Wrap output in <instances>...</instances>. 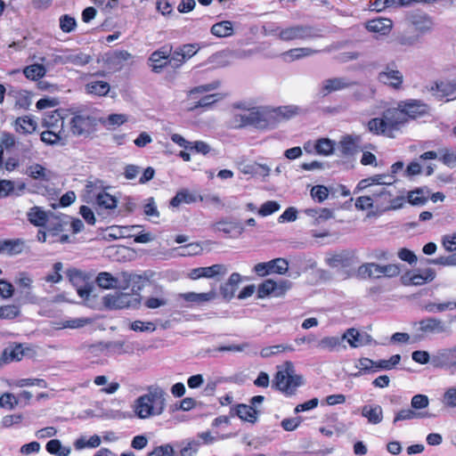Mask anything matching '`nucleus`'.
Listing matches in <instances>:
<instances>
[{
  "label": "nucleus",
  "instance_id": "f257e3e1",
  "mask_svg": "<svg viewBox=\"0 0 456 456\" xmlns=\"http://www.w3.org/2000/svg\"><path fill=\"white\" fill-rule=\"evenodd\" d=\"M428 105L421 100L408 99L400 101L395 108H388L382 118H373L368 121L367 127L370 133L395 138L409 120L417 119L428 114Z\"/></svg>",
  "mask_w": 456,
  "mask_h": 456
},
{
  "label": "nucleus",
  "instance_id": "f03ea898",
  "mask_svg": "<svg viewBox=\"0 0 456 456\" xmlns=\"http://www.w3.org/2000/svg\"><path fill=\"white\" fill-rule=\"evenodd\" d=\"M199 51L197 44H184L175 50L170 44H166L153 51L148 59V65L153 73H161L170 67L176 70Z\"/></svg>",
  "mask_w": 456,
  "mask_h": 456
},
{
  "label": "nucleus",
  "instance_id": "7ed1b4c3",
  "mask_svg": "<svg viewBox=\"0 0 456 456\" xmlns=\"http://www.w3.org/2000/svg\"><path fill=\"white\" fill-rule=\"evenodd\" d=\"M102 118L87 110L73 112L69 120V131L77 137L91 138L100 128Z\"/></svg>",
  "mask_w": 456,
  "mask_h": 456
},
{
  "label": "nucleus",
  "instance_id": "20e7f679",
  "mask_svg": "<svg viewBox=\"0 0 456 456\" xmlns=\"http://www.w3.org/2000/svg\"><path fill=\"white\" fill-rule=\"evenodd\" d=\"M273 387L286 395H293L297 388L301 386V377L291 375L288 370H278L273 380Z\"/></svg>",
  "mask_w": 456,
  "mask_h": 456
},
{
  "label": "nucleus",
  "instance_id": "39448f33",
  "mask_svg": "<svg viewBox=\"0 0 456 456\" xmlns=\"http://www.w3.org/2000/svg\"><path fill=\"white\" fill-rule=\"evenodd\" d=\"M378 80L388 87L400 90L403 87V75L399 70L395 61L387 63L384 69L378 74Z\"/></svg>",
  "mask_w": 456,
  "mask_h": 456
},
{
  "label": "nucleus",
  "instance_id": "423d86ee",
  "mask_svg": "<svg viewBox=\"0 0 456 456\" xmlns=\"http://www.w3.org/2000/svg\"><path fill=\"white\" fill-rule=\"evenodd\" d=\"M288 270V261L281 257L268 262L258 263L254 266V272L260 277H264L271 273L285 274Z\"/></svg>",
  "mask_w": 456,
  "mask_h": 456
},
{
  "label": "nucleus",
  "instance_id": "0eeeda50",
  "mask_svg": "<svg viewBox=\"0 0 456 456\" xmlns=\"http://www.w3.org/2000/svg\"><path fill=\"white\" fill-rule=\"evenodd\" d=\"M278 36L283 41H292L311 38L315 34L312 27L297 25L281 29Z\"/></svg>",
  "mask_w": 456,
  "mask_h": 456
},
{
  "label": "nucleus",
  "instance_id": "6e6552de",
  "mask_svg": "<svg viewBox=\"0 0 456 456\" xmlns=\"http://www.w3.org/2000/svg\"><path fill=\"white\" fill-rule=\"evenodd\" d=\"M132 59L133 55L126 50H114L105 54L104 61L109 69L120 71Z\"/></svg>",
  "mask_w": 456,
  "mask_h": 456
},
{
  "label": "nucleus",
  "instance_id": "1a4fd4ad",
  "mask_svg": "<svg viewBox=\"0 0 456 456\" xmlns=\"http://www.w3.org/2000/svg\"><path fill=\"white\" fill-rule=\"evenodd\" d=\"M418 331L420 332L421 336H428L433 334L443 333L446 330L445 323L436 317H427L419 321Z\"/></svg>",
  "mask_w": 456,
  "mask_h": 456
},
{
  "label": "nucleus",
  "instance_id": "9d476101",
  "mask_svg": "<svg viewBox=\"0 0 456 456\" xmlns=\"http://www.w3.org/2000/svg\"><path fill=\"white\" fill-rule=\"evenodd\" d=\"M371 196L376 209L387 210L397 208L392 200V194L384 186H379L371 191Z\"/></svg>",
  "mask_w": 456,
  "mask_h": 456
},
{
  "label": "nucleus",
  "instance_id": "9b49d317",
  "mask_svg": "<svg viewBox=\"0 0 456 456\" xmlns=\"http://www.w3.org/2000/svg\"><path fill=\"white\" fill-rule=\"evenodd\" d=\"M435 277L436 272L431 268H427L419 273L407 272L403 277V281L406 285L421 286L432 281Z\"/></svg>",
  "mask_w": 456,
  "mask_h": 456
},
{
  "label": "nucleus",
  "instance_id": "f8f14e48",
  "mask_svg": "<svg viewBox=\"0 0 456 456\" xmlns=\"http://www.w3.org/2000/svg\"><path fill=\"white\" fill-rule=\"evenodd\" d=\"M166 392L159 387H150L148 393L142 395V396L148 397V403L155 410V414L160 415L166 407Z\"/></svg>",
  "mask_w": 456,
  "mask_h": 456
},
{
  "label": "nucleus",
  "instance_id": "ddd939ff",
  "mask_svg": "<svg viewBox=\"0 0 456 456\" xmlns=\"http://www.w3.org/2000/svg\"><path fill=\"white\" fill-rule=\"evenodd\" d=\"M433 95L442 100L443 98L456 99V82L450 81H436L430 85L428 88Z\"/></svg>",
  "mask_w": 456,
  "mask_h": 456
},
{
  "label": "nucleus",
  "instance_id": "4468645a",
  "mask_svg": "<svg viewBox=\"0 0 456 456\" xmlns=\"http://www.w3.org/2000/svg\"><path fill=\"white\" fill-rule=\"evenodd\" d=\"M361 137L358 135H345L339 141V151L344 157H353L362 149L360 146Z\"/></svg>",
  "mask_w": 456,
  "mask_h": 456
},
{
  "label": "nucleus",
  "instance_id": "2eb2a0df",
  "mask_svg": "<svg viewBox=\"0 0 456 456\" xmlns=\"http://www.w3.org/2000/svg\"><path fill=\"white\" fill-rule=\"evenodd\" d=\"M232 416H237L243 421L255 423L257 419V411L252 406L244 403L235 405L231 409Z\"/></svg>",
  "mask_w": 456,
  "mask_h": 456
},
{
  "label": "nucleus",
  "instance_id": "dca6fc26",
  "mask_svg": "<svg viewBox=\"0 0 456 456\" xmlns=\"http://www.w3.org/2000/svg\"><path fill=\"white\" fill-rule=\"evenodd\" d=\"M344 338H346L349 346L354 348L363 346L370 344L371 341L370 335L367 333H361L354 328L348 329L344 334Z\"/></svg>",
  "mask_w": 456,
  "mask_h": 456
},
{
  "label": "nucleus",
  "instance_id": "f3484780",
  "mask_svg": "<svg viewBox=\"0 0 456 456\" xmlns=\"http://www.w3.org/2000/svg\"><path fill=\"white\" fill-rule=\"evenodd\" d=\"M25 350L21 344L11 345L4 349L0 356V362L7 364L12 362H19L23 358Z\"/></svg>",
  "mask_w": 456,
  "mask_h": 456
},
{
  "label": "nucleus",
  "instance_id": "a211bd4d",
  "mask_svg": "<svg viewBox=\"0 0 456 456\" xmlns=\"http://www.w3.org/2000/svg\"><path fill=\"white\" fill-rule=\"evenodd\" d=\"M69 224L68 216L61 215L57 216L51 214L49 221L46 224L47 232L53 236H58L62 232L66 231V226Z\"/></svg>",
  "mask_w": 456,
  "mask_h": 456
},
{
  "label": "nucleus",
  "instance_id": "6ab92c4d",
  "mask_svg": "<svg viewBox=\"0 0 456 456\" xmlns=\"http://www.w3.org/2000/svg\"><path fill=\"white\" fill-rule=\"evenodd\" d=\"M393 26V22L387 18H376L366 22L365 28L370 32L387 35Z\"/></svg>",
  "mask_w": 456,
  "mask_h": 456
},
{
  "label": "nucleus",
  "instance_id": "aec40b11",
  "mask_svg": "<svg viewBox=\"0 0 456 456\" xmlns=\"http://www.w3.org/2000/svg\"><path fill=\"white\" fill-rule=\"evenodd\" d=\"M131 296L126 293H116L104 297V304L110 309H122L130 305Z\"/></svg>",
  "mask_w": 456,
  "mask_h": 456
},
{
  "label": "nucleus",
  "instance_id": "412c9836",
  "mask_svg": "<svg viewBox=\"0 0 456 456\" xmlns=\"http://www.w3.org/2000/svg\"><path fill=\"white\" fill-rule=\"evenodd\" d=\"M28 222L37 227H44L49 221L50 215L42 209V208L35 206L29 208L27 213Z\"/></svg>",
  "mask_w": 456,
  "mask_h": 456
},
{
  "label": "nucleus",
  "instance_id": "4be33fe9",
  "mask_svg": "<svg viewBox=\"0 0 456 456\" xmlns=\"http://www.w3.org/2000/svg\"><path fill=\"white\" fill-rule=\"evenodd\" d=\"M25 174L34 180L45 182L50 181L52 176V172L38 163H33L28 166Z\"/></svg>",
  "mask_w": 456,
  "mask_h": 456
},
{
  "label": "nucleus",
  "instance_id": "5701e85b",
  "mask_svg": "<svg viewBox=\"0 0 456 456\" xmlns=\"http://www.w3.org/2000/svg\"><path fill=\"white\" fill-rule=\"evenodd\" d=\"M352 84L351 82H346L342 77L329 78L323 81L322 94L326 96L332 92L349 87Z\"/></svg>",
  "mask_w": 456,
  "mask_h": 456
},
{
  "label": "nucleus",
  "instance_id": "b1692460",
  "mask_svg": "<svg viewBox=\"0 0 456 456\" xmlns=\"http://www.w3.org/2000/svg\"><path fill=\"white\" fill-rule=\"evenodd\" d=\"M149 399L146 396H139L134 403V411L140 419H147L151 416H159L155 414V410L152 405L148 403Z\"/></svg>",
  "mask_w": 456,
  "mask_h": 456
},
{
  "label": "nucleus",
  "instance_id": "393cba45",
  "mask_svg": "<svg viewBox=\"0 0 456 456\" xmlns=\"http://www.w3.org/2000/svg\"><path fill=\"white\" fill-rule=\"evenodd\" d=\"M43 126L48 129L63 131L64 120L60 110H55L45 115Z\"/></svg>",
  "mask_w": 456,
  "mask_h": 456
},
{
  "label": "nucleus",
  "instance_id": "a878e982",
  "mask_svg": "<svg viewBox=\"0 0 456 456\" xmlns=\"http://www.w3.org/2000/svg\"><path fill=\"white\" fill-rule=\"evenodd\" d=\"M380 265L376 263H365L358 267V275L364 279H380L382 272Z\"/></svg>",
  "mask_w": 456,
  "mask_h": 456
},
{
  "label": "nucleus",
  "instance_id": "bb28decb",
  "mask_svg": "<svg viewBox=\"0 0 456 456\" xmlns=\"http://www.w3.org/2000/svg\"><path fill=\"white\" fill-rule=\"evenodd\" d=\"M362 415L371 424H379L383 419V411L380 405H364L362 408Z\"/></svg>",
  "mask_w": 456,
  "mask_h": 456
},
{
  "label": "nucleus",
  "instance_id": "cd10ccee",
  "mask_svg": "<svg viewBox=\"0 0 456 456\" xmlns=\"http://www.w3.org/2000/svg\"><path fill=\"white\" fill-rule=\"evenodd\" d=\"M25 248V241L22 239L4 240L0 241V249L8 255H19Z\"/></svg>",
  "mask_w": 456,
  "mask_h": 456
},
{
  "label": "nucleus",
  "instance_id": "c85d7f7f",
  "mask_svg": "<svg viewBox=\"0 0 456 456\" xmlns=\"http://www.w3.org/2000/svg\"><path fill=\"white\" fill-rule=\"evenodd\" d=\"M85 89L88 94L105 96L109 94L110 86L106 81L95 80L87 83L85 86Z\"/></svg>",
  "mask_w": 456,
  "mask_h": 456
},
{
  "label": "nucleus",
  "instance_id": "c756f323",
  "mask_svg": "<svg viewBox=\"0 0 456 456\" xmlns=\"http://www.w3.org/2000/svg\"><path fill=\"white\" fill-rule=\"evenodd\" d=\"M16 131L20 134H32L37 129V122L29 116L19 117L15 120Z\"/></svg>",
  "mask_w": 456,
  "mask_h": 456
},
{
  "label": "nucleus",
  "instance_id": "7c9ffc66",
  "mask_svg": "<svg viewBox=\"0 0 456 456\" xmlns=\"http://www.w3.org/2000/svg\"><path fill=\"white\" fill-rule=\"evenodd\" d=\"M23 74L26 77V78L32 81H37L45 76L46 69L43 64L34 63L26 66L23 69Z\"/></svg>",
  "mask_w": 456,
  "mask_h": 456
},
{
  "label": "nucleus",
  "instance_id": "2f4dec72",
  "mask_svg": "<svg viewBox=\"0 0 456 456\" xmlns=\"http://www.w3.org/2000/svg\"><path fill=\"white\" fill-rule=\"evenodd\" d=\"M210 32L217 37H227L233 34L232 23L229 20H223L214 24L211 27Z\"/></svg>",
  "mask_w": 456,
  "mask_h": 456
},
{
  "label": "nucleus",
  "instance_id": "473e14b6",
  "mask_svg": "<svg viewBox=\"0 0 456 456\" xmlns=\"http://www.w3.org/2000/svg\"><path fill=\"white\" fill-rule=\"evenodd\" d=\"M246 114L247 126H254L256 127H262L265 125L266 119L263 113L257 108L248 109Z\"/></svg>",
  "mask_w": 456,
  "mask_h": 456
},
{
  "label": "nucleus",
  "instance_id": "72a5a7b5",
  "mask_svg": "<svg viewBox=\"0 0 456 456\" xmlns=\"http://www.w3.org/2000/svg\"><path fill=\"white\" fill-rule=\"evenodd\" d=\"M335 142L329 138H320L314 143V150L318 155L330 156L333 153Z\"/></svg>",
  "mask_w": 456,
  "mask_h": 456
},
{
  "label": "nucleus",
  "instance_id": "f704fd0d",
  "mask_svg": "<svg viewBox=\"0 0 456 456\" xmlns=\"http://www.w3.org/2000/svg\"><path fill=\"white\" fill-rule=\"evenodd\" d=\"M196 201V196L188 190L183 189L176 192L170 200V205L174 208L179 207L182 203L191 204Z\"/></svg>",
  "mask_w": 456,
  "mask_h": 456
},
{
  "label": "nucleus",
  "instance_id": "c9c22d12",
  "mask_svg": "<svg viewBox=\"0 0 456 456\" xmlns=\"http://www.w3.org/2000/svg\"><path fill=\"white\" fill-rule=\"evenodd\" d=\"M45 449L50 454L56 456H68L70 453V449L62 446L61 441L58 439L50 440L46 444Z\"/></svg>",
  "mask_w": 456,
  "mask_h": 456
},
{
  "label": "nucleus",
  "instance_id": "e433bc0d",
  "mask_svg": "<svg viewBox=\"0 0 456 456\" xmlns=\"http://www.w3.org/2000/svg\"><path fill=\"white\" fill-rule=\"evenodd\" d=\"M117 202V199L108 192H100L96 197V204L101 208L114 209Z\"/></svg>",
  "mask_w": 456,
  "mask_h": 456
},
{
  "label": "nucleus",
  "instance_id": "4c0bfd02",
  "mask_svg": "<svg viewBox=\"0 0 456 456\" xmlns=\"http://www.w3.org/2000/svg\"><path fill=\"white\" fill-rule=\"evenodd\" d=\"M425 417H427V414L422 411H415L412 409H403L395 414L394 423L413 419H422Z\"/></svg>",
  "mask_w": 456,
  "mask_h": 456
},
{
  "label": "nucleus",
  "instance_id": "58836bf2",
  "mask_svg": "<svg viewBox=\"0 0 456 456\" xmlns=\"http://www.w3.org/2000/svg\"><path fill=\"white\" fill-rule=\"evenodd\" d=\"M118 279L113 277L110 273H100L96 277V283L100 288L109 289L116 286Z\"/></svg>",
  "mask_w": 456,
  "mask_h": 456
},
{
  "label": "nucleus",
  "instance_id": "ea45409f",
  "mask_svg": "<svg viewBox=\"0 0 456 456\" xmlns=\"http://www.w3.org/2000/svg\"><path fill=\"white\" fill-rule=\"evenodd\" d=\"M424 310L428 313H441L444 312L448 309L456 308V303L453 302H444V303H433L428 302L425 304L423 306Z\"/></svg>",
  "mask_w": 456,
  "mask_h": 456
},
{
  "label": "nucleus",
  "instance_id": "a19ab883",
  "mask_svg": "<svg viewBox=\"0 0 456 456\" xmlns=\"http://www.w3.org/2000/svg\"><path fill=\"white\" fill-rule=\"evenodd\" d=\"M62 133L63 131H58L53 129H46L45 131L42 132L41 134V140L42 142L53 145L58 143L61 138H62Z\"/></svg>",
  "mask_w": 456,
  "mask_h": 456
},
{
  "label": "nucleus",
  "instance_id": "79ce46f5",
  "mask_svg": "<svg viewBox=\"0 0 456 456\" xmlns=\"http://www.w3.org/2000/svg\"><path fill=\"white\" fill-rule=\"evenodd\" d=\"M20 314V306L4 305L0 306V319L13 320Z\"/></svg>",
  "mask_w": 456,
  "mask_h": 456
},
{
  "label": "nucleus",
  "instance_id": "37998d69",
  "mask_svg": "<svg viewBox=\"0 0 456 456\" xmlns=\"http://www.w3.org/2000/svg\"><path fill=\"white\" fill-rule=\"evenodd\" d=\"M276 288V281L271 279L265 280L258 285L257 295L258 297L264 298L269 296H273V292Z\"/></svg>",
  "mask_w": 456,
  "mask_h": 456
},
{
  "label": "nucleus",
  "instance_id": "c03bdc74",
  "mask_svg": "<svg viewBox=\"0 0 456 456\" xmlns=\"http://www.w3.org/2000/svg\"><path fill=\"white\" fill-rule=\"evenodd\" d=\"M60 28L64 33H70L77 28V20L69 14H63L59 19Z\"/></svg>",
  "mask_w": 456,
  "mask_h": 456
},
{
  "label": "nucleus",
  "instance_id": "a18cd8bd",
  "mask_svg": "<svg viewBox=\"0 0 456 456\" xmlns=\"http://www.w3.org/2000/svg\"><path fill=\"white\" fill-rule=\"evenodd\" d=\"M400 361L401 356L399 354H394L388 360H379V362H375L373 371H377L379 370H391L397 365Z\"/></svg>",
  "mask_w": 456,
  "mask_h": 456
},
{
  "label": "nucleus",
  "instance_id": "49530a36",
  "mask_svg": "<svg viewBox=\"0 0 456 456\" xmlns=\"http://www.w3.org/2000/svg\"><path fill=\"white\" fill-rule=\"evenodd\" d=\"M316 53V51L307 48V47H302V48H294L287 51L284 54L288 55L291 58V60H298L303 57L310 56Z\"/></svg>",
  "mask_w": 456,
  "mask_h": 456
},
{
  "label": "nucleus",
  "instance_id": "de8ad7c7",
  "mask_svg": "<svg viewBox=\"0 0 456 456\" xmlns=\"http://www.w3.org/2000/svg\"><path fill=\"white\" fill-rule=\"evenodd\" d=\"M62 268H63V265L61 262H57V263L53 264V272L48 273L45 277V281L46 282H50V283L60 282L62 280V275L61 274Z\"/></svg>",
  "mask_w": 456,
  "mask_h": 456
},
{
  "label": "nucleus",
  "instance_id": "09e8293b",
  "mask_svg": "<svg viewBox=\"0 0 456 456\" xmlns=\"http://www.w3.org/2000/svg\"><path fill=\"white\" fill-rule=\"evenodd\" d=\"M428 403V397L422 394L415 395L411 401V408L415 411L427 408Z\"/></svg>",
  "mask_w": 456,
  "mask_h": 456
},
{
  "label": "nucleus",
  "instance_id": "8fccbe9b",
  "mask_svg": "<svg viewBox=\"0 0 456 456\" xmlns=\"http://www.w3.org/2000/svg\"><path fill=\"white\" fill-rule=\"evenodd\" d=\"M127 118L124 114H110L106 119L102 118V124L112 126H119L126 123Z\"/></svg>",
  "mask_w": 456,
  "mask_h": 456
},
{
  "label": "nucleus",
  "instance_id": "3c124183",
  "mask_svg": "<svg viewBox=\"0 0 456 456\" xmlns=\"http://www.w3.org/2000/svg\"><path fill=\"white\" fill-rule=\"evenodd\" d=\"M217 101V94H208L195 102L194 104L191 107V110H194L197 108H208L210 107L213 103L216 102Z\"/></svg>",
  "mask_w": 456,
  "mask_h": 456
},
{
  "label": "nucleus",
  "instance_id": "603ef678",
  "mask_svg": "<svg viewBox=\"0 0 456 456\" xmlns=\"http://www.w3.org/2000/svg\"><path fill=\"white\" fill-rule=\"evenodd\" d=\"M355 208L359 210H368L374 208L371 193L369 195L360 196L355 200Z\"/></svg>",
  "mask_w": 456,
  "mask_h": 456
},
{
  "label": "nucleus",
  "instance_id": "864d4df0",
  "mask_svg": "<svg viewBox=\"0 0 456 456\" xmlns=\"http://www.w3.org/2000/svg\"><path fill=\"white\" fill-rule=\"evenodd\" d=\"M18 404V399L12 393H4L0 396V407L12 410Z\"/></svg>",
  "mask_w": 456,
  "mask_h": 456
},
{
  "label": "nucleus",
  "instance_id": "5fc2aeb1",
  "mask_svg": "<svg viewBox=\"0 0 456 456\" xmlns=\"http://www.w3.org/2000/svg\"><path fill=\"white\" fill-rule=\"evenodd\" d=\"M31 104L30 96L26 93H18L15 98V109L28 110Z\"/></svg>",
  "mask_w": 456,
  "mask_h": 456
},
{
  "label": "nucleus",
  "instance_id": "6e6d98bb",
  "mask_svg": "<svg viewBox=\"0 0 456 456\" xmlns=\"http://www.w3.org/2000/svg\"><path fill=\"white\" fill-rule=\"evenodd\" d=\"M280 205L276 201L269 200L262 204L258 210V214L262 216H267L278 211Z\"/></svg>",
  "mask_w": 456,
  "mask_h": 456
},
{
  "label": "nucleus",
  "instance_id": "4d7b16f0",
  "mask_svg": "<svg viewBox=\"0 0 456 456\" xmlns=\"http://www.w3.org/2000/svg\"><path fill=\"white\" fill-rule=\"evenodd\" d=\"M382 277L394 278L400 274L401 268L398 265L395 264H387L384 265H380Z\"/></svg>",
  "mask_w": 456,
  "mask_h": 456
},
{
  "label": "nucleus",
  "instance_id": "13d9d810",
  "mask_svg": "<svg viewBox=\"0 0 456 456\" xmlns=\"http://www.w3.org/2000/svg\"><path fill=\"white\" fill-rule=\"evenodd\" d=\"M311 196L319 202H322L328 198L329 190L324 185H315L311 190Z\"/></svg>",
  "mask_w": 456,
  "mask_h": 456
},
{
  "label": "nucleus",
  "instance_id": "bf43d9fd",
  "mask_svg": "<svg viewBox=\"0 0 456 456\" xmlns=\"http://www.w3.org/2000/svg\"><path fill=\"white\" fill-rule=\"evenodd\" d=\"M206 278H213L216 275H223L226 273V267L224 265H213L211 266L204 267Z\"/></svg>",
  "mask_w": 456,
  "mask_h": 456
},
{
  "label": "nucleus",
  "instance_id": "052dcab7",
  "mask_svg": "<svg viewBox=\"0 0 456 456\" xmlns=\"http://www.w3.org/2000/svg\"><path fill=\"white\" fill-rule=\"evenodd\" d=\"M197 402L192 397H185L181 400L178 403L175 404L174 411H188L196 407Z\"/></svg>",
  "mask_w": 456,
  "mask_h": 456
},
{
  "label": "nucleus",
  "instance_id": "680f3d73",
  "mask_svg": "<svg viewBox=\"0 0 456 456\" xmlns=\"http://www.w3.org/2000/svg\"><path fill=\"white\" fill-rule=\"evenodd\" d=\"M340 345V340L336 337H325L319 342V346L322 349L333 350Z\"/></svg>",
  "mask_w": 456,
  "mask_h": 456
},
{
  "label": "nucleus",
  "instance_id": "e2e57ef3",
  "mask_svg": "<svg viewBox=\"0 0 456 456\" xmlns=\"http://www.w3.org/2000/svg\"><path fill=\"white\" fill-rule=\"evenodd\" d=\"M91 322V319L88 318H76L67 320L63 322V328L69 329H79Z\"/></svg>",
  "mask_w": 456,
  "mask_h": 456
},
{
  "label": "nucleus",
  "instance_id": "0e129e2a",
  "mask_svg": "<svg viewBox=\"0 0 456 456\" xmlns=\"http://www.w3.org/2000/svg\"><path fill=\"white\" fill-rule=\"evenodd\" d=\"M291 281L289 280H281L279 282L276 281V288L273 292V296L279 297L286 294V292L291 288Z\"/></svg>",
  "mask_w": 456,
  "mask_h": 456
},
{
  "label": "nucleus",
  "instance_id": "69168bd1",
  "mask_svg": "<svg viewBox=\"0 0 456 456\" xmlns=\"http://www.w3.org/2000/svg\"><path fill=\"white\" fill-rule=\"evenodd\" d=\"M408 201L414 206L423 205L427 199L422 195L420 191H412L408 193Z\"/></svg>",
  "mask_w": 456,
  "mask_h": 456
},
{
  "label": "nucleus",
  "instance_id": "338daca9",
  "mask_svg": "<svg viewBox=\"0 0 456 456\" xmlns=\"http://www.w3.org/2000/svg\"><path fill=\"white\" fill-rule=\"evenodd\" d=\"M444 403L448 407H456V387H450L445 391L444 395Z\"/></svg>",
  "mask_w": 456,
  "mask_h": 456
},
{
  "label": "nucleus",
  "instance_id": "774afa93",
  "mask_svg": "<svg viewBox=\"0 0 456 456\" xmlns=\"http://www.w3.org/2000/svg\"><path fill=\"white\" fill-rule=\"evenodd\" d=\"M173 453V447L169 444L155 447L148 456H167Z\"/></svg>",
  "mask_w": 456,
  "mask_h": 456
}]
</instances>
